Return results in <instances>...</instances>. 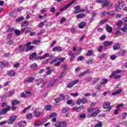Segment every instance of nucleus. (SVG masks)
Wrapping results in <instances>:
<instances>
[{"mask_svg": "<svg viewBox=\"0 0 127 127\" xmlns=\"http://www.w3.org/2000/svg\"><path fill=\"white\" fill-rule=\"evenodd\" d=\"M85 16V13H80L77 15H76V18H83Z\"/></svg>", "mask_w": 127, "mask_h": 127, "instance_id": "obj_27", "label": "nucleus"}, {"mask_svg": "<svg viewBox=\"0 0 127 127\" xmlns=\"http://www.w3.org/2000/svg\"><path fill=\"white\" fill-rule=\"evenodd\" d=\"M51 108H52V106L50 105H46L45 107V111H50L51 110Z\"/></svg>", "mask_w": 127, "mask_h": 127, "instance_id": "obj_30", "label": "nucleus"}, {"mask_svg": "<svg viewBox=\"0 0 127 127\" xmlns=\"http://www.w3.org/2000/svg\"><path fill=\"white\" fill-rule=\"evenodd\" d=\"M28 30V28L27 27H25L21 29V33H23V32H25L26 33V31Z\"/></svg>", "mask_w": 127, "mask_h": 127, "instance_id": "obj_29", "label": "nucleus"}, {"mask_svg": "<svg viewBox=\"0 0 127 127\" xmlns=\"http://www.w3.org/2000/svg\"><path fill=\"white\" fill-rule=\"evenodd\" d=\"M56 9H55V7H52L50 9V12H52V13H54L55 12Z\"/></svg>", "mask_w": 127, "mask_h": 127, "instance_id": "obj_58", "label": "nucleus"}, {"mask_svg": "<svg viewBox=\"0 0 127 127\" xmlns=\"http://www.w3.org/2000/svg\"><path fill=\"white\" fill-rule=\"evenodd\" d=\"M33 49H34V46H30L27 47V48L25 50V51L26 52H28V51H30V50H32Z\"/></svg>", "mask_w": 127, "mask_h": 127, "instance_id": "obj_23", "label": "nucleus"}, {"mask_svg": "<svg viewBox=\"0 0 127 127\" xmlns=\"http://www.w3.org/2000/svg\"><path fill=\"white\" fill-rule=\"evenodd\" d=\"M103 45H101L100 46H99L98 49V52H101L102 50H103Z\"/></svg>", "mask_w": 127, "mask_h": 127, "instance_id": "obj_55", "label": "nucleus"}, {"mask_svg": "<svg viewBox=\"0 0 127 127\" xmlns=\"http://www.w3.org/2000/svg\"><path fill=\"white\" fill-rule=\"evenodd\" d=\"M107 83H108V79H107V78H103L101 85H106Z\"/></svg>", "mask_w": 127, "mask_h": 127, "instance_id": "obj_36", "label": "nucleus"}, {"mask_svg": "<svg viewBox=\"0 0 127 127\" xmlns=\"http://www.w3.org/2000/svg\"><path fill=\"white\" fill-rule=\"evenodd\" d=\"M121 93H122V90H117L112 93V96H117V95H119V94H121Z\"/></svg>", "mask_w": 127, "mask_h": 127, "instance_id": "obj_26", "label": "nucleus"}, {"mask_svg": "<svg viewBox=\"0 0 127 127\" xmlns=\"http://www.w3.org/2000/svg\"><path fill=\"white\" fill-rule=\"evenodd\" d=\"M37 57V54H36V53H33L30 56V59H31V60H34V59H35Z\"/></svg>", "mask_w": 127, "mask_h": 127, "instance_id": "obj_16", "label": "nucleus"}, {"mask_svg": "<svg viewBox=\"0 0 127 127\" xmlns=\"http://www.w3.org/2000/svg\"><path fill=\"white\" fill-rule=\"evenodd\" d=\"M81 103H82V99H78L77 102V105H81Z\"/></svg>", "mask_w": 127, "mask_h": 127, "instance_id": "obj_64", "label": "nucleus"}, {"mask_svg": "<svg viewBox=\"0 0 127 127\" xmlns=\"http://www.w3.org/2000/svg\"><path fill=\"white\" fill-rule=\"evenodd\" d=\"M25 125H26V121H21L18 123L19 126L20 127H25Z\"/></svg>", "mask_w": 127, "mask_h": 127, "instance_id": "obj_18", "label": "nucleus"}, {"mask_svg": "<svg viewBox=\"0 0 127 127\" xmlns=\"http://www.w3.org/2000/svg\"><path fill=\"white\" fill-rule=\"evenodd\" d=\"M113 5H114V3L111 2V1L108 0H105V3H102V8H104V7H106V6H108L110 8V7H112Z\"/></svg>", "mask_w": 127, "mask_h": 127, "instance_id": "obj_4", "label": "nucleus"}, {"mask_svg": "<svg viewBox=\"0 0 127 127\" xmlns=\"http://www.w3.org/2000/svg\"><path fill=\"white\" fill-rule=\"evenodd\" d=\"M56 127H67V123L65 121H58L55 124Z\"/></svg>", "mask_w": 127, "mask_h": 127, "instance_id": "obj_3", "label": "nucleus"}, {"mask_svg": "<svg viewBox=\"0 0 127 127\" xmlns=\"http://www.w3.org/2000/svg\"><path fill=\"white\" fill-rule=\"evenodd\" d=\"M71 6L69 3L64 6L62 9H60V11H63V10H65V9H67L68 7H70Z\"/></svg>", "mask_w": 127, "mask_h": 127, "instance_id": "obj_20", "label": "nucleus"}, {"mask_svg": "<svg viewBox=\"0 0 127 127\" xmlns=\"http://www.w3.org/2000/svg\"><path fill=\"white\" fill-rule=\"evenodd\" d=\"M10 109V107L8 106L7 108H4L2 111H0V115L2 116V115H5L6 112H8Z\"/></svg>", "mask_w": 127, "mask_h": 127, "instance_id": "obj_8", "label": "nucleus"}, {"mask_svg": "<svg viewBox=\"0 0 127 127\" xmlns=\"http://www.w3.org/2000/svg\"><path fill=\"white\" fill-rule=\"evenodd\" d=\"M107 21V20H103L99 22V25H102V24H104V23H106Z\"/></svg>", "mask_w": 127, "mask_h": 127, "instance_id": "obj_51", "label": "nucleus"}, {"mask_svg": "<svg viewBox=\"0 0 127 127\" xmlns=\"http://www.w3.org/2000/svg\"><path fill=\"white\" fill-rule=\"evenodd\" d=\"M110 105H111V103L110 102H105L103 104V109H107V110H106V112L107 113H109V112H110L111 110L113 109V106H110Z\"/></svg>", "mask_w": 127, "mask_h": 127, "instance_id": "obj_2", "label": "nucleus"}, {"mask_svg": "<svg viewBox=\"0 0 127 127\" xmlns=\"http://www.w3.org/2000/svg\"><path fill=\"white\" fill-rule=\"evenodd\" d=\"M70 95L72 96V97H78V96H79V94H78L77 92H76L75 93H71Z\"/></svg>", "mask_w": 127, "mask_h": 127, "instance_id": "obj_56", "label": "nucleus"}, {"mask_svg": "<svg viewBox=\"0 0 127 127\" xmlns=\"http://www.w3.org/2000/svg\"><path fill=\"white\" fill-rule=\"evenodd\" d=\"M92 72V70L90 69H86L85 71H84V73H85V75L86 74H89V73H91Z\"/></svg>", "mask_w": 127, "mask_h": 127, "instance_id": "obj_53", "label": "nucleus"}, {"mask_svg": "<svg viewBox=\"0 0 127 127\" xmlns=\"http://www.w3.org/2000/svg\"><path fill=\"white\" fill-rule=\"evenodd\" d=\"M114 76V79H115V80H118V79H121V78H122V76L120 75H113Z\"/></svg>", "mask_w": 127, "mask_h": 127, "instance_id": "obj_46", "label": "nucleus"}, {"mask_svg": "<svg viewBox=\"0 0 127 127\" xmlns=\"http://www.w3.org/2000/svg\"><path fill=\"white\" fill-rule=\"evenodd\" d=\"M15 34L17 35V36H19L20 34H21V31L19 30H14Z\"/></svg>", "mask_w": 127, "mask_h": 127, "instance_id": "obj_28", "label": "nucleus"}, {"mask_svg": "<svg viewBox=\"0 0 127 127\" xmlns=\"http://www.w3.org/2000/svg\"><path fill=\"white\" fill-rule=\"evenodd\" d=\"M86 22H81L78 25V28H80V29H83L85 26H86Z\"/></svg>", "mask_w": 127, "mask_h": 127, "instance_id": "obj_13", "label": "nucleus"}, {"mask_svg": "<svg viewBox=\"0 0 127 127\" xmlns=\"http://www.w3.org/2000/svg\"><path fill=\"white\" fill-rule=\"evenodd\" d=\"M66 21V18H65V17H62L61 19V22L60 23L62 24L63 23V22Z\"/></svg>", "mask_w": 127, "mask_h": 127, "instance_id": "obj_59", "label": "nucleus"}, {"mask_svg": "<svg viewBox=\"0 0 127 127\" xmlns=\"http://www.w3.org/2000/svg\"><path fill=\"white\" fill-rule=\"evenodd\" d=\"M30 108H31V106H28L27 108H25L22 111L23 114H25V113L26 112V111L30 109Z\"/></svg>", "mask_w": 127, "mask_h": 127, "instance_id": "obj_42", "label": "nucleus"}, {"mask_svg": "<svg viewBox=\"0 0 127 127\" xmlns=\"http://www.w3.org/2000/svg\"><path fill=\"white\" fill-rule=\"evenodd\" d=\"M14 94V89H12L9 92V97H11L12 95Z\"/></svg>", "mask_w": 127, "mask_h": 127, "instance_id": "obj_43", "label": "nucleus"}, {"mask_svg": "<svg viewBox=\"0 0 127 127\" xmlns=\"http://www.w3.org/2000/svg\"><path fill=\"white\" fill-rule=\"evenodd\" d=\"M96 2L97 3H101L102 5L103 6V3H105V0H96Z\"/></svg>", "mask_w": 127, "mask_h": 127, "instance_id": "obj_41", "label": "nucleus"}, {"mask_svg": "<svg viewBox=\"0 0 127 127\" xmlns=\"http://www.w3.org/2000/svg\"><path fill=\"white\" fill-rule=\"evenodd\" d=\"M93 50H88L86 55L87 56H91L92 55H93Z\"/></svg>", "mask_w": 127, "mask_h": 127, "instance_id": "obj_32", "label": "nucleus"}, {"mask_svg": "<svg viewBox=\"0 0 127 127\" xmlns=\"http://www.w3.org/2000/svg\"><path fill=\"white\" fill-rule=\"evenodd\" d=\"M78 82H79V80L77 79L69 82L68 84H67V88H72V87H73V86H74V85H76V84H77Z\"/></svg>", "mask_w": 127, "mask_h": 127, "instance_id": "obj_6", "label": "nucleus"}, {"mask_svg": "<svg viewBox=\"0 0 127 127\" xmlns=\"http://www.w3.org/2000/svg\"><path fill=\"white\" fill-rule=\"evenodd\" d=\"M23 20V17H20L19 18L17 19L16 22H20Z\"/></svg>", "mask_w": 127, "mask_h": 127, "instance_id": "obj_49", "label": "nucleus"}, {"mask_svg": "<svg viewBox=\"0 0 127 127\" xmlns=\"http://www.w3.org/2000/svg\"><path fill=\"white\" fill-rule=\"evenodd\" d=\"M106 29L107 32H109V33H112V32H113V28L111 27L110 25L107 24L106 25Z\"/></svg>", "mask_w": 127, "mask_h": 127, "instance_id": "obj_11", "label": "nucleus"}, {"mask_svg": "<svg viewBox=\"0 0 127 127\" xmlns=\"http://www.w3.org/2000/svg\"><path fill=\"white\" fill-rule=\"evenodd\" d=\"M34 80V77H30L28 80L26 81V83H32V82Z\"/></svg>", "mask_w": 127, "mask_h": 127, "instance_id": "obj_34", "label": "nucleus"}, {"mask_svg": "<svg viewBox=\"0 0 127 127\" xmlns=\"http://www.w3.org/2000/svg\"><path fill=\"white\" fill-rule=\"evenodd\" d=\"M122 31L127 33V23L125 24L123 27L121 29Z\"/></svg>", "mask_w": 127, "mask_h": 127, "instance_id": "obj_19", "label": "nucleus"}, {"mask_svg": "<svg viewBox=\"0 0 127 127\" xmlns=\"http://www.w3.org/2000/svg\"><path fill=\"white\" fill-rule=\"evenodd\" d=\"M84 59V57L82 56H80L77 58V61H82Z\"/></svg>", "mask_w": 127, "mask_h": 127, "instance_id": "obj_48", "label": "nucleus"}, {"mask_svg": "<svg viewBox=\"0 0 127 127\" xmlns=\"http://www.w3.org/2000/svg\"><path fill=\"white\" fill-rule=\"evenodd\" d=\"M7 75H8V76H10V77H13V76H14V75H15V72L12 71H9L7 72Z\"/></svg>", "mask_w": 127, "mask_h": 127, "instance_id": "obj_25", "label": "nucleus"}, {"mask_svg": "<svg viewBox=\"0 0 127 127\" xmlns=\"http://www.w3.org/2000/svg\"><path fill=\"white\" fill-rule=\"evenodd\" d=\"M87 64H92L93 63V60H88L86 61Z\"/></svg>", "mask_w": 127, "mask_h": 127, "instance_id": "obj_62", "label": "nucleus"}, {"mask_svg": "<svg viewBox=\"0 0 127 127\" xmlns=\"http://www.w3.org/2000/svg\"><path fill=\"white\" fill-rule=\"evenodd\" d=\"M53 51L54 52H56V51L61 52L62 51V48L60 47H55L53 49Z\"/></svg>", "mask_w": 127, "mask_h": 127, "instance_id": "obj_14", "label": "nucleus"}, {"mask_svg": "<svg viewBox=\"0 0 127 127\" xmlns=\"http://www.w3.org/2000/svg\"><path fill=\"white\" fill-rule=\"evenodd\" d=\"M61 101V99L60 98H57L55 99V102L56 103H59Z\"/></svg>", "mask_w": 127, "mask_h": 127, "instance_id": "obj_63", "label": "nucleus"}, {"mask_svg": "<svg viewBox=\"0 0 127 127\" xmlns=\"http://www.w3.org/2000/svg\"><path fill=\"white\" fill-rule=\"evenodd\" d=\"M120 49V44H116L113 45V50H118Z\"/></svg>", "mask_w": 127, "mask_h": 127, "instance_id": "obj_24", "label": "nucleus"}, {"mask_svg": "<svg viewBox=\"0 0 127 127\" xmlns=\"http://www.w3.org/2000/svg\"><path fill=\"white\" fill-rule=\"evenodd\" d=\"M40 42V40H35L33 42L32 44H39Z\"/></svg>", "mask_w": 127, "mask_h": 127, "instance_id": "obj_47", "label": "nucleus"}, {"mask_svg": "<svg viewBox=\"0 0 127 127\" xmlns=\"http://www.w3.org/2000/svg\"><path fill=\"white\" fill-rule=\"evenodd\" d=\"M57 81L56 79H54L53 80H52L49 84L47 85V88H50V87H52L54 84H55V82Z\"/></svg>", "mask_w": 127, "mask_h": 127, "instance_id": "obj_15", "label": "nucleus"}, {"mask_svg": "<svg viewBox=\"0 0 127 127\" xmlns=\"http://www.w3.org/2000/svg\"><path fill=\"white\" fill-rule=\"evenodd\" d=\"M11 105H12V106H14L15 105H19L20 104V102L19 100H13L11 102Z\"/></svg>", "mask_w": 127, "mask_h": 127, "instance_id": "obj_17", "label": "nucleus"}, {"mask_svg": "<svg viewBox=\"0 0 127 127\" xmlns=\"http://www.w3.org/2000/svg\"><path fill=\"white\" fill-rule=\"evenodd\" d=\"M94 110L95 108H90L87 109V112L89 113V114H91V113H93V112H94Z\"/></svg>", "mask_w": 127, "mask_h": 127, "instance_id": "obj_35", "label": "nucleus"}, {"mask_svg": "<svg viewBox=\"0 0 127 127\" xmlns=\"http://www.w3.org/2000/svg\"><path fill=\"white\" fill-rule=\"evenodd\" d=\"M123 23H124L123 21L120 20L117 23L116 26H121V25H122V24H123Z\"/></svg>", "mask_w": 127, "mask_h": 127, "instance_id": "obj_44", "label": "nucleus"}, {"mask_svg": "<svg viewBox=\"0 0 127 127\" xmlns=\"http://www.w3.org/2000/svg\"><path fill=\"white\" fill-rule=\"evenodd\" d=\"M32 118V114L30 113L26 115V119L28 120H30Z\"/></svg>", "mask_w": 127, "mask_h": 127, "instance_id": "obj_38", "label": "nucleus"}, {"mask_svg": "<svg viewBox=\"0 0 127 127\" xmlns=\"http://www.w3.org/2000/svg\"><path fill=\"white\" fill-rule=\"evenodd\" d=\"M95 112L92 113V117L93 118H96V117L97 116H98V114H99L100 112H101V111H100V108L99 107H97L95 108Z\"/></svg>", "mask_w": 127, "mask_h": 127, "instance_id": "obj_7", "label": "nucleus"}, {"mask_svg": "<svg viewBox=\"0 0 127 127\" xmlns=\"http://www.w3.org/2000/svg\"><path fill=\"white\" fill-rule=\"evenodd\" d=\"M68 111H69V108L65 107L63 109L62 112L64 113V114H65V113H67Z\"/></svg>", "mask_w": 127, "mask_h": 127, "instance_id": "obj_40", "label": "nucleus"}, {"mask_svg": "<svg viewBox=\"0 0 127 127\" xmlns=\"http://www.w3.org/2000/svg\"><path fill=\"white\" fill-rule=\"evenodd\" d=\"M34 115L35 117H36V118H38L41 115V112L35 109L34 111Z\"/></svg>", "mask_w": 127, "mask_h": 127, "instance_id": "obj_12", "label": "nucleus"}, {"mask_svg": "<svg viewBox=\"0 0 127 127\" xmlns=\"http://www.w3.org/2000/svg\"><path fill=\"white\" fill-rule=\"evenodd\" d=\"M106 56H107V54L103 53L101 55V56L100 57V59H103V58H105V57H106Z\"/></svg>", "mask_w": 127, "mask_h": 127, "instance_id": "obj_52", "label": "nucleus"}, {"mask_svg": "<svg viewBox=\"0 0 127 127\" xmlns=\"http://www.w3.org/2000/svg\"><path fill=\"white\" fill-rule=\"evenodd\" d=\"M81 102H82V104H85L88 103V100H87V99L83 98L81 99Z\"/></svg>", "mask_w": 127, "mask_h": 127, "instance_id": "obj_37", "label": "nucleus"}, {"mask_svg": "<svg viewBox=\"0 0 127 127\" xmlns=\"http://www.w3.org/2000/svg\"><path fill=\"white\" fill-rule=\"evenodd\" d=\"M115 34H116V35H118V36H120V35H121V31H120V30H117V31L116 32Z\"/></svg>", "mask_w": 127, "mask_h": 127, "instance_id": "obj_61", "label": "nucleus"}, {"mask_svg": "<svg viewBox=\"0 0 127 127\" xmlns=\"http://www.w3.org/2000/svg\"><path fill=\"white\" fill-rule=\"evenodd\" d=\"M113 45V41H106L104 42V46H110Z\"/></svg>", "mask_w": 127, "mask_h": 127, "instance_id": "obj_21", "label": "nucleus"}, {"mask_svg": "<svg viewBox=\"0 0 127 127\" xmlns=\"http://www.w3.org/2000/svg\"><path fill=\"white\" fill-rule=\"evenodd\" d=\"M19 48H20V53H22V52H23V51H24V49H25L24 46H22V45L20 46Z\"/></svg>", "mask_w": 127, "mask_h": 127, "instance_id": "obj_33", "label": "nucleus"}, {"mask_svg": "<svg viewBox=\"0 0 127 127\" xmlns=\"http://www.w3.org/2000/svg\"><path fill=\"white\" fill-rule=\"evenodd\" d=\"M115 9L117 11H121V7L119 5H116Z\"/></svg>", "mask_w": 127, "mask_h": 127, "instance_id": "obj_54", "label": "nucleus"}, {"mask_svg": "<svg viewBox=\"0 0 127 127\" xmlns=\"http://www.w3.org/2000/svg\"><path fill=\"white\" fill-rule=\"evenodd\" d=\"M64 60H65V59L64 58H62L61 57H59L56 59H53L50 63V65H52V64H54V63H55V62H58L57 63H56L54 64V66H59V65H60V64H61V63H62V62H64Z\"/></svg>", "mask_w": 127, "mask_h": 127, "instance_id": "obj_1", "label": "nucleus"}, {"mask_svg": "<svg viewBox=\"0 0 127 127\" xmlns=\"http://www.w3.org/2000/svg\"><path fill=\"white\" fill-rule=\"evenodd\" d=\"M55 117H57V113H54L50 115V118H55Z\"/></svg>", "mask_w": 127, "mask_h": 127, "instance_id": "obj_45", "label": "nucleus"}, {"mask_svg": "<svg viewBox=\"0 0 127 127\" xmlns=\"http://www.w3.org/2000/svg\"><path fill=\"white\" fill-rule=\"evenodd\" d=\"M117 58V56L116 55H112L110 56V59H111V60H115V59H116Z\"/></svg>", "mask_w": 127, "mask_h": 127, "instance_id": "obj_60", "label": "nucleus"}, {"mask_svg": "<svg viewBox=\"0 0 127 127\" xmlns=\"http://www.w3.org/2000/svg\"><path fill=\"white\" fill-rule=\"evenodd\" d=\"M120 53H121L120 55V56H124L125 54H126L127 53V51L124 50L123 51H122Z\"/></svg>", "mask_w": 127, "mask_h": 127, "instance_id": "obj_39", "label": "nucleus"}, {"mask_svg": "<svg viewBox=\"0 0 127 127\" xmlns=\"http://www.w3.org/2000/svg\"><path fill=\"white\" fill-rule=\"evenodd\" d=\"M38 66L37 64L34 63L30 65V68H31V69H35V68H37Z\"/></svg>", "mask_w": 127, "mask_h": 127, "instance_id": "obj_31", "label": "nucleus"}, {"mask_svg": "<svg viewBox=\"0 0 127 127\" xmlns=\"http://www.w3.org/2000/svg\"><path fill=\"white\" fill-rule=\"evenodd\" d=\"M72 110H73V111H76V112H80V110H79V107H74L72 108Z\"/></svg>", "mask_w": 127, "mask_h": 127, "instance_id": "obj_57", "label": "nucleus"}, {"mask_svg": "<svg viewBox=\"0 0 127 127\" xmlns=\"http://www.w3.org/2000/svg\"><path fill=\"white\" fill-rule=\"evenodd\" d=\"M68 55L69 56H71V57L70 59V62H72V61H73V60H74V58H75V54L73 53V52H72V51H68Z\"/></svg>", "mask_w": 127, "mask_h": 127, "instance_id": "obj_9", "label": "nucleus"}, {"mask_svg": "<svg viewBox=\"0 0 127 127\" xmlns=\"http://www.w3.org/2000/svg\"><path fill=\"white\" fill-rule=\"evenodd\" d=\"M119 73H122V70L121 69H117L116 71H114L110 75V78H113L114 76L117 75V74H119Z\"/></svg>", "mask_w": 127, "mask_h": 127, "instance_id": "obj_10", "label": "nucleus"}, {"mask_svg": "<svg viewBox=\"0 0 127 127\" xmlns=\"http://www.w3.org/2000/svg\"><path fill=\"white\" fill-rule=\"evenodd\" d=\"M16 118H17V116H10L7 122V124L8 125H11L13 124L15 122V120H16Z\"/></svg>", "mask_w": 127, "mask_h": 127, "instance_id": "obj_5", "label": "nucleus"}, {"mask_svg": "<svg viewBox=\"0 0 127 127\" xmlns=\"http://www.w3.org/2000/svg\"><path fill=\"white\" fill-rule=\"evenodd\" d=\"M7 44H8V45H12V44H13V41L12 40L8 41L7 42Z\"/></svg>", "mask_w": 127, "mask_h": 127, "instance_id": "obj_50", "label": "nucleus"}, {"mask_svg": "<svg viewBox=\"0 0 127 127\" xmlns=\"http://www.w3.org/2000/svg\"><path fill=\"white\" fill-rule=\"evenodd\" d=\"M43 82V79L40 78L36 80V83L37 85H40Z\"/></svg>", "mask_w": 127, "mask_h": 127, "instance_id": "obj_22", "label": "nucleus"}]
</instances>
